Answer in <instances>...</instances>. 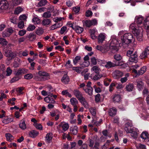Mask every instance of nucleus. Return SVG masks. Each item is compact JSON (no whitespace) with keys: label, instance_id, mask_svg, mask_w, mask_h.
<instances>
[{"label":"nucleus","instance_id":"393cba45","mask_svg":"<svg viewBox=\"0 0 149 149\" xmlns=\"http://www.w3.org/2000/svg\"><path fill=\"white\" fill-rule=\"evenodd\" d=\"M78 130V127L76 126H75L71 128L70 130L72 134L74 135H76L77 133Z\"/></svg>","mask_w":149,"mask_h":149},{"label":"nucleus","instance_id":"4c0bfd02","mask_svg":"<svg viewBox=\"0 0 149 149\" xmlns=\"http://www.w3.org/2000/svg\"><path fill=\"white\" fill-rule=\"evenodd\" d=\"M61 26L59 24H55L50 27V29L52 30H54L57 28L60 27Z\"/></svg>","mask_w":149,"mask_h":149},{"label":"nucleus","instance_id":"a211bd4d","mask_svg":"<svg viewBox=\"0 0 149 149\" xmlns=\"http://www.w3.org/2000/svg\"><path fill=\"white\" fill-rule=\"evenodd\" d=\"M137 86L138 89L139 90H141L143 87V84L141 79H138L137 80Z\"/></svg>","mask_w":149,"mask_h":149},{"label":"nucleus","instance_id":"a18cd8bd","mask_svg":"<svg viewBox=\"0 0 149 149\" xmlns=\"http://www.w3.org/2000/svg\"><path fill=\"white\" fill-rule=\"evenodd\" d=\"M20 79L21 77L20 76H16V77H13L10 80V82L11 83H14L17 81H18Z\"/></svg>","mask_w":149,"mask_h":149},{"label":"nucleus","instance_id":"a878e982","mask_svg":"<svg viewBox=\"0 0 149 149\" xmlns=\"http://www.w3.org/2000/svg\"><path fill=\"white\" fill-rule=\"evenodd\" d=\"M30 136L32 138H35L38 134V132L35 130H32L29 133Z\"/></svg>","mask_w":149,"mask_h":149},{"label":"nucleus","instance_id":"3c124183","mask_svg":"<svg viewBox=\"0 0 149 149\" xmlns=\"http://www.w3.org/2000/svg\"><path fill=\"white\" fill-rule=\"evenodd\" d=\"M36 28V27L34 25L30 24L27 28V30L29 31H32L34 30Z\"/></svg>","mask_w":149,"mask_h":149},{"label":"nucleus","instance_id":"ea45409f","mask_svg":"<svg viewBox=\"0 0 149 149\" xmlns=\"http://www.w3.org/2000/svg\"><path fill=\"white\" fill-rule=\"evenodd\" d=\"M143 25L146 29H149V19L148 20H145Z\"/></svg>","mask_w":149,"mask_h":149},{"label":"nucleus","instance_id":"c85d7f7f","mask_svg":"<svg viewBox=\"0 0 149 149\" xmlns=\"http://www.w3.org/2000/svg\"><path fill=\"white\" fill-rule=\"evenodd\" d=\"M74 30L76 31V33H81L84 30L83 28L80 27L78 26H76Z\"/></svg>","mask_w":149,"mask_h":149},{"label":"nucleus","instance_id":"2f4dec72","mask_svg":"<svg viewBox=\"0 0 149 149\" xmlns=\"http://www.w3.org/2000/svg\"><path fill=\"white\" fill-rule=\"evenodd\" d=\"M47 3L46 0H41L38 3V7H42L45 6Z\"/></svg>","mask_w":149,"mask_h":149},{"label":"nucleus","instance_id":"2eb2a0df","mask_svg":"<svg viewBox=\"0 0 149 149\" xmlns=\"http://www.w3.org/2000/svg\"><path fill=\"white\" fill-rule=\"evenodd\" d=\"M105 34L104 33H100L97 38L98 42L99 43H102L105 40Z\"/></svg>","mask_w":149,"mask_h":149},{"label":"nucleus","instance_id":"cd10ccee","mask_svg":"<svg viewBox=\"0 0 149 149\" xmlns=\"http://www.w3.org/2000/svg\"><path fill=\"white\" fill-rule=\"evenodd\" d=\"M28 51L25 49L24 51H21L19 52L18 53V55L19 57H21L22 56H27L28 54Z\"/></svg>","mask_w":149,"mask_h":149},{"label":"nucleus","instance_id":"f257e3e1","mask_svg":"<svg viewBox=\"0 0 149 149\" xmlns=\"http://www.w3.org/2000/svg\"><path fill=\"white\" fill-rule=\"evenodd\" d=\"M143 20V17L141 15L136 16L135 18V22L138 24V26L136 24L134 23L131 24L130 26V30H132L134 36H136L137 40L139 41L143 40L142 30L141 27H140L139 25L142 24Z\"/></svg>","mask_w":149,"mask_h":149},{"label":"nucleus","instance_id":"bb28decb","mask_svg":"<svg viewBox=\"0 0 149 149\" xmlns=\"http://www.w3.org/2000/svg\"><path fill=\"white\" fill-rule=\"evenodd\" d=\"M148 133L146 131H144L142 132L140 136L142 139L145 140L148 139Z\"/></svg>","mask_w":149,"mask_h":149},{"label":"nucleus","instance_id":"f8f14e48","mask_svg":"<svg viewBox=\"0 0 149 149\" xmlns=\"http://www.w3.org/2000/svg\"><path fill=\"white\" fill-rule=\"evenodd\" d=\"M123 75V73L118 70L115 71L113 73V75L114 78L118 79Z\"/></svg>","mask_w":149,"mask_h":149},{"label":"nucleus","instance_id":"9d476101","mask_svg":"<svg viewBox=\"0 0 149 149\" xmlns=\"http://www.w3.org/2000/svg\"><path fill=\"white\" fill-rule=\"evenodd\" d=\"M148 56H149V47H148L146 48L144 51L141 54V58L143 59L147 57Z\"/></svg>","mask_w":149,"mask_h":149},{"label":"nucleus","instance_id":"7ed1b4c3","mask_svg":"<svg viewBox=\"0 0 149 149\" xmlns=\"http://www.w3.org/2000/svg\"><path fill=\"white\" fill-rule=\"evenodd\" d=\"M127 55L129 57V62L136 63L137 61L138 55L136 52H134L132 50H128L127 52Z\"/></svg>","mask_w":149,"mask_h":149},{"label":"nucleus","instance_id":"a19ab883","mask_svg":"<svg viewBox=\"0 0 149 149\" xmlns=\"http://www.w3.org/2000/svg\"><path fill=\"white\" fill-rule=\"evenodd\" d=\"M33 77V75L31 73L27 74L24 76V78L27 80L31 79Z\"/></svg>","mask_w":149,"mask_h":149},{"label":"nucleus","instance_id":"f704fd0d","mask_svg":"<svg viewBox=\"0 0 149 149\" xmlns=\"http://www.w3.org/2000/svg\"><path fill=\"white\" fill-rule=\"evenodd\" d=\"M136 147L137 149H145L146 147L145 145L140 143L137 144L136 145Z\"/></svg>","mask_w":149,"mask_h":149},{"label":"nucleus","instance_id":"774afa93","mask_svg":"<svg viewBox=\"0 0 149 149\" xmlns=\"http://www.w3.org/2000/svg\"><path fill=\"white\" fill-rule=\"evenodd\" d=\"M91 70L94 71L96 73H97L99 72V68H98V67L96 66H93L91 68Z\"/></svg>","mask_w":149,"mask_h":149},{"label":"nucleus","instance_id":"0eeeda50","mask_svg":"<svg viewBox=\"0 0 149 149\" xmlns=\"http://www.w3.org/2000/svg\"><path fill=\"white\" fill-rule=\"evenodd\" d=\"M9 4L7 0H1L0 1V8L6 9L8 7Z\"/></svg>","mask_w":149,"mask_h":149},{"label":"nucleus","instance_id":"680f3d73","mask_svg":"<svg viewBox=\"0 0 149 149\" xmlns=\"http://www.w3.org/2000/svg\"><path fill=\"white\" fill-rule=\"evenodd\" d=\"M22 0H12L13 4L16 5H18L22 3Z\"/></svg>","mask_w":149,"mask_h":149},{"label":"nucleus","instance_id":"37998d69","mask_svg":"<svg viewBox=\"0 0 149 149\" xmlns=\"http://www.w3.org/2000/svg\"><path fill=\"white\" fill-rule=\"evenodd\" d=\"M90 65V62L88 61H84L83 63L80 64L82 68L88 67Z\"/></svg>","mask_w":149,"mask_h":149},{"label":"nucleus","instance_id":"9b49d317","mask_svg":"<svg viewBox=\"0 0 149 149\" xmlns=\"http://www.w3.org/2000/svg\"><path fill=\"white\" fill-rule=\"evenodd\" d=\"M28 70L24 68H19L15 73L16 76H19L20 75L27 73Z\"/></svg>","mask_w":149,"mask_h":149},{"label":"nucleus","instance_id":"4d7b16f0","mask_svg":"<svg viewBox=\"0 0 149 149\" xmlns=\"http://www.w3.org/2000/svg\"><path fill=\"white\" fill-rule=\"evenodd\" d=\"M102 76L101 74H96L93 77V80H97L100 79Z\"/></svg>","mask_w":149,"mask_h":149},{"label":"nucleus","instance_id":"58836bf2","mask_svg":"<svg viewBox=\"0 0 149 149\" xmlns=\"http://www.w3.org/2000/svg\"><path fill=\"white\" fill-rule=\"evenodd\" d=\"M32 22L35 24H38L40 23V19L37 17H34L32 19Z\"/></svg>","mask_w":149,"mask_h":149},{"label":"nucleus","instance_id":"13d9d810","mask_svg":"<svg viewBox=\"0 0 149 149\" xmlns=\"http://www.w3.org/2000/svg\"><path fill=\"white\" fill-rule=\"evenodd\" d=\"M46 140L47 141H49L52 139V134L50 133L47 134L46 137Z\"/></svg>","mask_w":149,"mask_h":149},{"label":"nucleus","instance_id":"8fccbe9b","mask_svg":"<svg viewBox=\"0 0 149 149\" xmlns=\"http://www.w3.org/2000/svg\"><path fill=\"white\" fill-rule=\"evenodd\" d=\"M114 58L117 61H119L122 58V56L119 54H117L114 55Z\"/></svg>","mask_w":149,"mask_h":149},{"label":"nucleus","instance_id":"aec40b11","mask_svg":"<svg viewBox=\"0 0 149 149\" xmlns=\"http://www.w3.org/2000/svg\"><path fill=\"white\" fill-rule=\"evenodd\" d=\"M134 130H133L131 133V135L133 138L136 139L137 138L138 136V130L136 128H134Z\"/></svg>","mask_w":149,"mask_h":149},{"label":"nucleus","instance_id":"1a4fd4ad","mask_svg":"<svg viewBox=\"0 0 149 149\" xmlns=\"http://www.w3.org/2000/svg\"><path fill=\"white\" fill-rule=\"evenodd\" d=\"M3 51L4 55L7 57L13 58L14 56L13 52L10 50H7L6 48H4Z\"/></svg>","mask_w":149,"mask_h":149},{"label":"nucleus","instance_id":"49530a36","mask_svg":"<svg viewBox=\"0 0 149 149\" xmlns=\"http://www.w3.org/2000/svg\"><path fill=\"white\" fill-rule=\"evenodd\" d=\"M61 93L62 95H65L66 96H68L69 97H72V95L68 92L67 90L63 91L61 92Z\"/></svg>","mask_w":149,"mask_h":149},{"label":"nucleus","instance_id":"09e8293b","mask_svg":"<svg viewBox=\"0 0 149 149\" xmlns=\"http://www.w3.org/2000/svg\"><path fill=\"white\" fill-rule=\"evenodd\" d=\"M51 14L49 12H46L43 13L42 16L45 18H48L51 17Z\"/></svg>","mask_w":149,"mask_h":149},{"label":"nucleus","instance_id":"4468645a","mask_svg":"<svg viewBox=\"0 0 149 149\" xmlns=\"http://www.w3.org/2000/svg\"><path fill=\"white\" fill-rule=\"evenodd\" d=\"M73 93L75 96L79 100L83 97L82 93L77 90H74L73 91Z\"/></svg>","mask_w":149,"mask_h":149},{"label":"nucleus","instance_id":"7c9ffc66","mask_svg":"<svg viewBox=\"0 0 149 149\" xmlns=\"http://www.w3.org/2000/svg\"><path fill=\"white\" fill-rule=\"evenodd\" d=\"M121 100V96L120 95H116L113 98V100L115 102H118Z\"/></svg>","mask_w":149,"mask_h":149},{"label":"nucleus","instance_id":"338daca9","mask_svg":"<svg viewBox=\"0 0 149 149\" xmlns=\"http://www.w3.org/2000/svg\"><path fill=\"white\" fill-rule=\"evenodd\" d=\"M18 28L22 29H23L24 26V23L23 21H21L19 22L17 25Z\"/></svg>","mask_w":149,"mask_h":149},{"label":"nucleus","instance_id":"423d86ee","mask_svg":"<svg viewBox=\"0 0 149 149\" xmlns=\"http://www.w3.org/2000/svg\"><path fill=\"white\" fill-rule=\"evenodd\" d=\"M38 74L40 76L42 77L41 79L42 80L45 81L50 79L49 74L45 71H39Z\"/></svg>","mask_w":149,"mask_h":149},{"label":"nucleus","instance_id":"603ef678","mask_svg":"<svg viewBox=\"0 0 149 149\" xmlns=\"http://www.w3.org/2000/svg\"><path fill=\"white\" fill-rule=\"evenodd\" d=\"M44 29L42 28H39L37 29L36 31V33L38 35H40L43 33Z\"/></svg>","mask_w":149,"mask_h":149},{"label":"nucleus","instance_id":"69168bd1","mask_svg":"<svg viewBox=\"0 0 149 149\" xmlns=\"http://www.w3.org/2000/svg\"><path fill=\"white\" fill-rule=\"evenodd\" d=\"M6 76H8L10 75L12 72V70L10 69V68L8 67L7 68L6 70Z\"/></svg>","mask_w":149,"mask_h":149},{"label":"nucleus","instance_id":"e2e57ef3","mask_svg":"<svg viewBox=\"0 0 149 149\" xmlns=\"http://www.w3.org/2000/svg\"><path fill=\"white\" fill-rule=\"evenodd\" d=\"M69 126L68 123H65L62 126L63 130L64 131H66L69 128Z\"/></svg>","mask_w":149,"mask_h":149},{"label":"nucleus","instance_id":"79ce46f5","mask_svg":"<svg viewBox=\"0 0 149 149\" xmlns=\"http://www.w3.org/2000/svg\"><path fill=\"white\" fill-rule=\"evenodd\" d=\"M70 102L71 104L73 106L76 104L78 103V101L76 98H72L70 100Z\"/></svg>","mask_w":149,"mask_h":149},{"label":"nucleus","instance_id":"052dcab7","mask_svg":"<svg viewBox=\"0 0 149 149\" xmlns=\"http://www.w3.org/2000/svg\"><path fill=\"white\" fill-rule=\"evenodd\" d=\"M29 37L31 41H33L35 40L36 37V35L33 33H30L29 35Z\"/></svg>","mask_w":149,"mask_h":149},{"label":"nucleus","instance_id":"ddd939ff","mask_svg":"<svg viewBox=\"0 0 149 149\" xmlns=\"http://www.w3.org/2000/svg\"><path fill=\"white\" fill-rule=\"evenodd\" d=\"M89 33L91 34V36L93 39H95L97 38L95 34L97 33V31L95 28L91 29L89 30Z\"/></svg>","mask_w":149,"mask_h":149},{"label":"nucleus","instance_id":"dca6fc26","mask_svg":"<svg viewBox=\"0 0 149 149\" xmlns=\"http://www.w3.org/2000/svg\"><path fill=\"white\" fill-rule=\"evenodd\" d=\"M25 122V120L24 118H23L20 121L19 126L20 128L22 130H24L26 128V125Z\"/></svg>","mask_w":149,"mask_h":149},{"label":"nucleus","instance_id":"6e6552de","mask_svg":"<svg viewBox=\"0 0 149 149\" xmlns=\"http://www.w3.org/2000/svg\"><path fill=\"white\" fill-rule=\"evenodd\" d=\"M122 65L119 62H115V63H113L111 61H108L107 62L106 64L104 66L107 68H109L115 66L116 65Z\"/></svg>","mask_w":149,"mask_h":149},{"label":"nucleus","instance_id":"c756f323","mask_svg":"<svg viewBox=\"0 0 149 149\" xmlns=\"http://www.w3.org/2000/svg\"><path fill=\"white\" fill-rule=\"evenodd\" d=\"M61 81L65 84L67 83L69 81L68 77L66 75H64L61 79Z\"/></svg>","mask_w":149,"mask_h":149},{"label":"nucleus","instance_id":"412c9836","mask_svg":"<svg viewBox=\"0 0 149 149\" xmlns=\"http://www.w3.org/2000/svg\"><path fill=\"white\" fill-rule=\"evenodd\" d=\"M13 121V120L12 118L7 116L3 120L2 122L3 123L7 124Z\"/></svg>","mask_w":149,"mask_h":149},{"label":"nucleus","instance_id":"de8ad7c7","mask_svg":"<svg viewBox=\"0 0 149 149\" xmlns=\"http://www.w3.org/2000/svg\"><path fill=\"white\" fill-rule=\"evenodd\" d=\"M82 67H74L73 68V70H75V71L78 73H80L82 71Z\"/></svg>","mask_w":149,"mask_h":149},{"label":"nucleus","instance_id":"bf43d9fd","mask_svg":"<svg viewBox=\"0 0 149 149\" xmlns=\"http://www.w3.org/2000/svg\"><path fill=\"white\" fill-rule=\"evenodd\" d=\"M81 57L80 56H76L73 59V63L74 65L76 64L78 61L80 60Z\"/></svg>","mask_w":149,"mask_h":149},{"label":"nucleus","instance_id":"864d4df0","mask_svg":"<svg viewBox=\"0 0 149 149\" xmlns=\"http://www.w3.org/2000/svg\"><path fill=\"white\" fill-rule=\"evenodd\" d=\"M7 43V41L5 39L2 38H0V44L3 45H6Z\"/></svg>","mask_w":149,"mask_h":149},{"label":"nucleus","instance_id":"39448f33","mask_svg":"<svg viewBox=\"0 0 149 149\" xmlns=\"http://www.w3.org/2000/svg\"><path fill=\"white\" fill-rule=\"evenodd\" d=\"M84 26L90 27L93 25H95L97 24V22L95 19L92 20H84L82 21Z\"/></svg>","mask_w":149,"mask_h":149},{"label":"nucleus","instance_id":"0e129e2a","mask_svg":"<svg viewBox=\"0 0 149 149\" xmlns=\"http://www.w3.org/2000/svg\"><path fill=\"white\" fill-rule=\"evenodd\" d=\"M34 126L38 129L41 130H42V125L39 123H36L34 124Z\"/></svg>","mask_w":149,"mask_h":149},{"label":"nucleus","instance_id":"b1692460","mask_svg":"<svg viewBox=\"0 0 149 149\" xmlns=\"http://www.w3.org/2000/svg\"><path fill=\"white\" fill-rule=\"evenodd\" d=\"M117 110L114 107L110 109L109 111V114L110 116H113L115 115L116 113Z\"/></svg>","mask_w":149,"mask_h":149},{"label":"nucleus","instance_id":"5701e85b","mask_svg":"<svg viewBox=\"0 0 149 149\" xmlns=\"http://www.w3.org/2000/svg\"><path fill=\"white\" fill-rule=\"evenodd\" d=\"M83 89L89 95L91 96L92 95L93 91V89L92 88H84Z\"/></svg>","mask_w":149,"mask_h":149},{"label":"nucleus","instance_id":"c9c22d12","mask_svg":"<svg viewBox=\"0 0 149 149\" xmlns=\"http://www.w3.org/2000/svg\"><path fill=\"white\" fill-rule=\"evenodd\" d=\"M104 48H105L104 47ZM96 49L97 50H99L103 53H105L107 52V50H105L104 47L101 46L97 45L96 46Z\"/></svg>","mask_w":149,"mask_h":149},{"label":"nucleus","instance_id":"6e6d98bb","mask_svg":"<svg viewBox=\"0 0 149 149\" xmlns=\"http://www.w3.org/2000/svg\"><path fill=\"white\" fill-rule=\"evenodd\" d=\"M116 86L115 82H112L110 85L109 91L110 92H112L114 90V87Z\"/></svg>","mask_w":149,"mask_h":149},{"label":"nucleus","instance_id":"72a5a7b5","mask_svg":"<svg viewBox=\"0 0 149 149\" xmlns=\"http://www.w3.org/2000/svg\"><path fill=\"white\" fill-rule=\"evenodd\" d=\"M131 127V126H125L124 129L127 133H130L133 130H134V128H133V129H132Z\"/></svg>","mask_w":149,"mask_h":149},{"label":"nucleus","instance_id":"473e14b6","mask_svg":"<svg viewBox=\"0 0 149 149\" xmlns=\"http://www.w3.org/2000/svg\"><path fill=\"white\" fill-rule=\"evenodd\" d=\"M146 66H143L140 68L139 70H138L139 75H142L146 71Z\"/></svg>","mask_w":149,"mask_h":149},{"label":"nucleus","instance_id":"e433bc0d","mask_svg":"<svg viewBox=\"0 0 149 149\" xmlns=\"http://www.w3.org/2000/svg\"><path fill=\"white\" fill-rule=\"evenodd\" d=\"M6 137L7 140L9 141H11L14 139L12 135L9 133L6 134Z\"/></svg>","mask_w":149,"mask_h":149},{"label":"nucleus","instance_id":"f03ea898","mask_svg":"<svg viewBox=\"0 0 149 149\" xmlns=\"http://www.w3.org/2000/svg\"><path fill=\"white\" fill-rule=\"evenodd\" d=\"M123 45L124 47L131 43L132 41H134V39L133 37L132 34L130 33H125L123 36L121 37Z\"/></svg>","mask_w":149,"mask_h":149},{"label":"nucleus","instance_id":"5fc2aeb1","mask_svg":"<svg viewBox=\"0 0 149 149\" xmlns=\"http://www.w3.org/2000/svg\"><path fill=\"white\" fill-rule=\"evenodd\" d=\"M22 11V9L20 7L16 8L15 10L14 13L16 14H18Z\"/></svg>","mask_w":149,"mask_h":149},{"label":"nucleus","instance_id":"4be33fe9","mask_svg":"<svg viewBox=\"0 0 149 149\" xmlns=\"http://www.w3.org/2000/svg\"><path fill=\"white\" fill-rule=\"evenodd\" d=\"M79 101L85 108L87 109L89 108V105L84 97H83V98H81Z\"/></svg>","mask_w":149,"mask_h":149},{"label":"nucleus","instance_id":"f3484780","mask_svg":"<svg viewBox=\"0 0 149 149\" xmlns=\"http://www.w3.org/2000/svg\"><path fill=\"white\" fill-rule=\"evenodd\" d=\"M134 87V84L129 83L126 85L125 88L126 91L128 92H131L133 91Z\"/></svg>","mask_w":149,"mask_h":149},{"label":"nucleus","instance_id":"20e7f679","mask_svg":"<svg viewBox=\"0 0 149 149\" xmlns=\"http://www.w3.org/2000/svg\"><path fill=\"white\" fill-rule=\"evenodd\" d=\"M118 43V41L115 39H113L111 41L109 48L112 53H115L118 50V47L117 46Z\"/></svg>","mask_w":149,"mask_h":149},{"label":"nucleus","instance_id":"6ab92c4d","mask_svg":"<svg viewBox=\"0 0 149 149\" xmlns=\"http://www.w3.org/2000/svg\"><path fill=\"white\" fill-rule=\"evenodd\" d=\"M51 23V20L48 19H44L42 20L41 22L42 25L44 26H47L50 25Z\"/></svg>","mask_w":149,"mask_h":149},{"label":"nucleus","instance_id":"c03bdc74","mask_svg":"<svg viewBox=\"0 0 149 149\" xmlns=\"http://www.w3.org/2000/svg\"><path fill=\"white\" fill-rule=\"evenodd\" d=\"M89 111L92 115L95 116L96 115V109L95 108H91L89 109Z\"/></svg>","mask_w":149,"mask_h":149}]
</instances>
